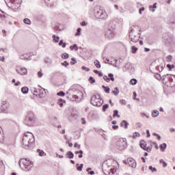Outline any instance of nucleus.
<instances>
[{"label":"nucleus","instance_id":"nucleus-44","mask_svg":"<svg viewBox=\"0 0 175 175\" xmlns=\"http://www.w3.org/2000/svg\"><path fill=\"white\" fill-rule=\"evenodd\" d=\"M23 23L25 24H27V25H31V20L25 18L24 20H23Z\"/></svg>","mask_w":175,"mask_h":175},{"label":"nucleus","instance_id":"nucleus-39","mask_svg":"<svg viewBox=\"0 0 175 175\" xmlns=\"http://www.w3.org/2000/svg\"><path fill=\"white\" fill-rule=\"evenodd\" d=\"M137 137H140V133L138 132L133 133V139H137Z\"/></svg>","mask_w":175,"mask_h":175},{"label":"nucleus","instance_id":"nucleus-22","mask_svg":"<svg viewBox=\"0 0 175 175\" xmlns=\"http://www.w3.org/2000/svg\"><path fill=\"white\" fill-rule=\"evenodd\" d=\"M139 146L141 147V148H142V150H144V148H146V147L147 146V143L144 140H141Z\"/></svg>","mask_w":175,"mask_h":175},{"label":"nucleus","instance_id":"nucleus-40","mask_svg":"<svg viewBox=\"0 0 175 175\" xmlns=\"http://www.w3.org/2000/svg\"><path fill=\"white\" fill-rule=\"evenodd\" d=\"M37 152H38L40 157H43V155H46V153H44V151L41 150L40 149H38Z\"/></svg>","mask_w":175,"mask_h":175},{"label":"nucleus","instance_id":"nucleus-36","mask_svg":"<svg viewBox=\"0 0 175 175\" xmlns=\"http://www.w3.org/2000/svg\"><path fill=\"white\" fill-rule=\"evenodd\" d=\"M113 118H116V117H118V118H120L121 117L120 115H118V110L113 111Z\"/></svg>","mask_w":175,"mask_h":175},{"label":"nucleus","instance_id":"nucleus-46","mask_svg":"<svg viewBox=\"0 0 175 175\" xmlns=\"http://www.w3.org/2000/svg\"><path fill=\"white\" fill-rule=\"evenodd\" d=\"M136 51H137V47H136L135 46H131V53L133 54H135L136 53Z\"/></svg>","mask_w":175,"mask_h":175},{"label":"nucleus","instance_id":"nucleus-57","mask_svg":"<svg viewBox=\"0 0 175 175\" xmlns=\"http://www.w3.org/2000/svg\"><path fill=\"white\" fill-rule=\"evenodd\" d=\"M89 80L91 84H94V83H95V79L92 77H90Z\"/></svg>","mask_w":175,"mask_h":175},{"label":"nucleus","instance_id":"nucleus-18","mask_svg":"<svg viewBox=\"0 0 175 175\" xmlns=\"http://www.w3.org/2000/svg\"><path fill=\"white\" fill-rule=\"evenodd\" d=\"M66 155L68 159H73V158H75V154L72 152V151H68L66 153Z\"/></svg>","mask_w":175,"mask_h":175},{"label":"nucleus","instance_id":"nucleus-3","mask_svg":"<svg viewBox=\"0 0 175 175\" xmlns=\"http://www.w3.org/2000/svg\"><path fill=\"white\" fill-rule=\"evenodd\" d=\"M20 167L25 172H29L33 167V162L28 159H21L18 161Z\"/></svg>","mask_w":175,"mask_h":175},{"label":"nucleus","instance_id":"nucleus-45","mask_svg":"<svg viewBox=\"0 0 175 175\" xmlns=\"http://www.w3.org/2000/svg\"><path fill=\"white\" fill-rule=\"evenodd\" d=\"M80 35H81V28L79 27L77 29V32L75 33V36H80Z\"/></svg>","mask_w":175,"mask_h":175},{"label":"nucleus","instance_id":"nucleus-12","mask_svg":"<svg viewBox=\"0 0 175 175\" xmlns=\"http://www.w3.org/2000/svg\"><path fill=\"white\" fill-rule=\"evenodd\" d=\"M172 75L170 74H167L166 75H163L161 77V81L163 83V84H164L165 85H166V84L167 83H169V81H170V79L172 78Z\"/></svg>","mask_w":175,"mask_h":175},{"label":"nucleus","instance_id":"nucleus-15","mask_svg":"<svg viewBox=\"0 0 175 175\" xmlns=\"http://www.w3.org/2000/svg\"><path fill=\"white\" fill-rule=\"evenodd\" d=\"M16 72L23 76L24 75H27V73H28V70L25 68H20L16 69Z\"/></svg>","mask_w":175,"mask_h":175},{"label":"nucleus","instance_id":"nucleus-42","mask_svg":"<svg viewBox=\"0 0 175 175\" xmlns=\"http://www.w3.org/2000/svg\"><path fill=\"white\" fill-rule=\"evenodd\" d=\"M79 49V47L77 46V44H74L73 46H70V50H75V51H77Z\"/></svg>","mask_w":175,"mask_h":175},{"label":"nucleus","instance_id":"nucleus-56","mask_svg":"<svg viewBox=\"0 0 175 175\" xmlns=\"http://www.w3.org/2000/svg\"><path fill=\"white\" fill-rule=\"evenodd\" d=\"M57 95L58 96H65V92H57Z\"/></svg>","mask_w":175,"mask_h":175},{"label":"nucleus","instance_id":"nucleus-6","mask_svg":"<svg viewBox=\"0 0 175 175\" xmlns=\"http://www.w3.org/2000/svg\"><path fill=\"white\" fill-rule=\"evenodd\" d=\"M90 103L93 106L99 107L101 105H103V100L100 98V96L99 94H94L91 97Z\"/></svg>","mask_w":175,"mask_h":175},{"label":"nucleus","instance_id":"nucleus-59","mask_svg":"<svg viewBox=\"0 0 175 175\" xmlns=\"http://www.w3.org/2000/svg\"><path fill=\"white\" fill-rule=\"evenodd\" d=\"M141 117H143V118H144V117H146V118H150V116L145 113H141Z\"/></svg>","mask_w":175,"mask_h":175},{"label":"nucleus","instance_id":"nucleus-60","mask_svg":"<svg viewBox=\"0 0 175 175\" xmlns=\"http://www.w3.org/2000/svg\"><path fill=\"white\" fill-rule=\"evenodd\" d=\"M120 105H126V101L124 99H121L119 100Z\"/></svg>","mask_w":175,"mask_h":175},{"label":"nucleus","instance_id":"nucleus-51","mask_svg":"<svg viewBox=\"0 0 175 175\" xmlns=\"http://www.w3.org/2000/svg\"><path fill=\"white\" fill-rule=\"evenodd\" d=\"M103 79H104L105 81H106L107 83H110V78L109 77H107V75H105L103 77Z\"/></svg>","mask_w":175,"mask_h":175},{"label":"nucleus","instance_id":"nucleus-54","mask_svg":"<svg viewBox=\"0 0 175 175\" xmlns=\"http://www.w3.org/2000/svg\"><path fill=\"white\" fill-rule=\"evenodd\" d=\"M62 66H65V68L69 66V64L68 62L64 61V62L61 63Z\"/></svg>","mask_w":175,"mask_h":175},{"label":"nucleus","instance_id":"nucleus-34","mask_svg":"<svg viewBox=\"0 0 175 175\" xmlns=\"http://www.w3.org/2000/svg\"><path fill=\"white\" fill-rule=\"evenodd\" d=\"M91 170H92V168H91V167H88V168L86 170V172H88V174H90V175H94V174H95V172L91 171Z\"/></svg>","mask_w":175,"mask_h":175},{"label":"nucleus","instance_id":"nucleus-58","mask_svg":"<svg viewBox=\"0 0 175 175\" xmlns=\"http://www.w3.org/2000/svg\"><path fill=\"white\" fill-rule=\"evenodd\" d=\"M173 59V57H172V55H168L167 57V62H172V59Z\"/></svg>","mask_w":175,"mask_h":175},{"label":"nucleus","instance_id":"nucleus-29","mask_svg":"<svg viewBox=\"0 0 175 175\" xmlns=\"http://www.w3.org/2000/svg\"><path fill=\"white\" fill-rule=\"evenodd\" d=\"M72 100H75V102H80V97L77 95H72Z\"/></svg>","mask_w":175,"mask_h":175},{"label":"nucleus","instance_id":"nucleus-11","mask_svg":"<svg viewBox=\"0 0 175 175\" xmlns=\"http://www.w3.org/2000/svg\"><path fill=\"white\" fill-rule=\"evenodd\" d=\"M105 38L107 40H111L114 38V31L112 30H109V29H107L105 31Z\"/></svg>","mask_w":175,"mask_h":175},{"label":"nucleus","instance_id":"nucleus-10","mask_svg":"<svg viewBox=\"0 0 175 175\" xmlns=\"http://www.w3.org/2000/svg\"><path fill=\"white\" fill-rule=\"evenodd\" d=\"M123 72H129V73H134L135 72V67L132 66V64L127 63L123 67Z\"/></svg>","mask_w":175,"mask_h":175},{"label":"nucleus","instance_id":"nucleus-48","mask_svg":"<svg viewBox=\"0 0 175 175\" xmlns=\"http://www.w3.org/2000/svg\"><path fill=\"white\" fill-rule=\"evenodd\" d=\"M94 73H96V75H98L99 77H102L103 76V74L102 72L98 71V70H94Z\"/></svg>","mask_w":175,"mask_h":175},{"label":"nucleus","instance_id":"nucleus-7","mask_svg":"<svg viewBox=\"0 0 175 175\" xmlns=\"http://www.w3.org/2000/svg\"><path fill=\"white\" fill-rule=\"evenodd\" d=\"M94 16L96 18H100L101 20H106L107 18V12L100 8H95Z\"/></svg>","mask_w":175,"mask_h":175},{"label":"nucleus","instance_id":"nucleus-30","mask_svg":"<svg viewBox=\"0 0 175 175\" xmlns=\"http://www.w3.org/2000/svg\"><path fill=\"white\" fill-rule=\"evenodd\" d=\"M102 88H103L105 90V92H106V94H110V88L103 85Z\"/></svg>","mask_w":175,"mask_h":175},{"label":"nucleus","instance_id":"nucleus-21","mask_svg":"<svg viewBox=\"0 0 175 175\" xmlns=\"http://www.w3.org/2000/svg\"><path fill=\"white\" fill-rule=\"evenodd\" d=\"M167 147V145L166 144V143H163L162 144L160 145V151H161V152H165V150H166V148Z\"/></svg>","mask_w":175,"mask_h":175},{"label":"nucleus","instance_id":"nucleus-2","mask_svg":"<svg viewBox=\"0 0 175 175\" xmlns=\"http://www.w3.org/2000/svg\"><path fill=\"white\" fill-rule=\"evenodd\" d=\"M33 143H35V137L33 136V134L29 132L25 133L23 138V148H26V150L31 148V145Z\"/></svg>","mask_w":175,"mask_h":175},{"label":"nucleus","instance_id":"nucleus-61","mask_svg":"<svg viewBox=\"0 0 175 175\" xmlns=\"http://www.w3.org/2000/svg\"><path fill=\"white\" fill-rule=\"evenodd\" d=\"M81 69H82V70H85V72H90V68H87L84 66L81 67Z\"/></svg>","mask_w":175,"mask_h":175},{"label":"nucleus","instance_id":"nucleus-4","mask_svg":"<svg viewBox=\"0 0 175 175\" xmlns=\"http://www.w3.org/2000/svg\"><path fill=\"white\" fill-rule=\"evenodd\" d=\"M139 31V32L142 31V28L139 27V25H133L131 31L129 32V38L133 43H137L139 42V36H136V33Z\"/></svg>","mask_w":175,"mask_h":175},{"label":"nucleus","instance_id":"nucleus-55","mask_svg":"<svg viewBox=\"0 0 175 175\" xmlns=\"http://www.w3.org/2000/svg\"><path fill=\"white\" fill-rule=\"evenodd\" d=\"M154 77L155 79H157V80H161V79H162V77H161V75L158 73L154 75Z\"/></svg>","mask_w":175,"mask_h":175},{"label":"nucleus","instance_id":"nucleus-24","mask_svg":"<svg viewBox=\"0 0 175 175\" xmlns=\"http://www.w3.org/2000/svg\"><path fill=\"white\" fill-rule=\"evenodd\" d=\"M65 102H66L65 100L62 98H59V100H57V105H59L60 107H62Z\"/></svg>","mask_w":175,"mask_h":175},{"label":"nucleus","instance_id":"nucleus-13","mask_svg":"<svg viewBox=\"0 0 175 175\" xmlns=\"http://www.w3.org/2000/svg\"><path fill=\"white\" fill-rule=\"evenodd\" d=\"M116 27H117V22L116 21H111L110 23H109L107 29L110 31H113L114 32Z\"/></svg>","mask_w":175,"mask_h":175},{"label":"nucleus","instance_id":"nucleus-1","mask_svg":"<svg viewBox=\"0 0 175 175\" xmlns=\"http://www.w3.org/2000/svg\"><path fill=\"white\" fill-rule=\"evenodd\" d=\"M118 163L113 159H109L103 163V170L106 175L114 174L117 172Z\"/></svg>","mask_w":175,"mask_h":175},{"label":"nucleus","instance_id":"nucleus-47","mask_svg":"<svg viewBox=\"0 0 175 175\" xmlns=\"http://www.w3.org/2000/svg\"><path fill=\"white\" fill-rule=\"evenodd\" d=\"M172 43H173V38H167V40L165 41L166 44H170Z\"/></svg>","mask_w":175,"mask_h":175},{"label":"nucleus","instance_id":"nucleus-35","mask_svg":"<svg viewBox=\"0 0 175 175\" xmlns=\"http://www.w3.org/2000/svg\"><path fill=\"white\" fill-rule=\"evenodd\" d=\"M130 84L131 85H136L137 84V80L136 79H132L130 81Z\"/></svg>","mask_w":175,"mask_h":175},{"label":"nucleus","instance_id":"nucleus-43","mask_svg":"<svg viewBox=\"0 0 175 175\" xmlns=\"http://www.w3.org/2000/svg\"><path fill=\"white\" fill-rule=\"evenodd\" d=\"M53 42L55 43H58V42H59V38L58 36H55V35H53Z\"/></svg>","mask_w":175,"mask_h":175},{"label":"nucleus","instance_id":"nucleus-23","mask_svg":"<svg viewBox=\"0 0 175 175\" xmlns=\"http://www.w3.org/2000/svg\"><path fill=\"white\" fill-rule=\"evenodd\" d=\"M149 143H150V146H151V147L154 146L156 150H158L159 148V147H158V144H157L156 142L150 141Z\"/></svg>","mask_w":175,"mask_h":175},{"label":"nucleus","instance_id":"nucleus-50","mask_svg":"<svg viewBox=\"0 0 175 175\" xmlns=\"http://www.w3.org/2000/svg\"><path fill=\"white\" fill-rule=\"evenodd\" d=\"M160 163H163V167H166L167 166V163L163 161V159H160L159 161Z\"/></svg>","mask_w":175,"mask_h":175},{"label":"nucleus","instance_id":"nucleus-37","mask_svg":"<svg viewBox=\"0 0 175 175\" xmlns=\"http://www.w3.org/2000/svg\"><path fill=\"white\" fill-rule=\"evenodd\" d=\"M94 65L98 69H100V63L98 60L94 61Z\"/></svg>","mask_w":175,"mask_h":175},{"label":"nucleus","instance_id":"nucleus-41","mask_svg":"<svg viewBox=\"0 0 175 175\" xmlns=\"http://www.w3.org/2000/svg\"><path fill=\"white\" fill-rule=\"evenodd\" d=\"M62 58L63 59H68V58H69V55L66 53H62Z\"/></svg>","mask_w":175,"mask_h":175},{"label":"nucleus","instance_id":"nucleus-49","mask_svg":"<svg viewBox=\"0 0 175 175\" xmlns=\"http://www.w3.org/2000/svg\"><path fill=\"white\" fill-rule=\"evenodd\" d=\"M108 77L109 78V80H111V81H114V75L110 73L108 75Z\"/></svg>","mask_w":175,"mask_h":175},{"label":"nucleus","instance_id":"nucleus-16","mask_svg":"<svg viewBox=\"0 0 175 175\" xmlns=\"http://www.w3.org/2000/svg\"><path fill=\"white\" fill-rule=\"evenodd\" d=\"M128 125H129V123L126 120H122L120 124V126L124 129H128Z\"/></svg>","mask_w":175,"mask_h":175},{"label":"nucleus","instance_id":"nucleus-9","mask_svg":"<svg viewBox=\"0 0 175 175\" xmlns=\"http://www.w3.org/2000/svg\"><path fill=\"white\" fill-rule=\"evenodd\" d=\"M116 147L119 151L125 150L126 148V139L124 138L119 139L116 142Z\"/></svg>","mask_w":175,"mask_h":175},{"label":"nucleus","instance_id":"nucleus-28","mask_svg":"<svg viewBox=\"0 0 175 175\" xmlns=\"http://www.w3.org/2000/svg\"><path fill=\"white\" fill-rule=\"evenodd\" d=\"M44 2L46 4V5L47 6H50V8L53 6V0H44Z\"/></svg>","mask_w":175,"mask_h":175},{"label":"nucleus","instance_id":"nucleus-32","mask_svg":"<svg viewBox=\"0 0 175 175\" xmlns=\"http://www.w3.org/2000/svg\"><path fill=\"white\" fill-rule=\"evenodd\" d=\"M20 59H27V60H28V59H29V57L28 56V55L24 54V55H21L20 56Z\"/></svg>","mask_w":175,"mask_h":175},{"label":"nucleus","instance_id":"nucleus-5","mask_svg":"<svg viewBox=\"0 0 175 175\" xmlns=\"http://www.w3.org/2000/svg\"><path fill=\"white\" fill-rule=\"evenodd\" d=\"M36 120V118L35 117V113L29 111L27 113V115L25 119L24 124L27 126H33Z\"/></svg>","mask_w":175,"mask_h":175},{"label":"nucleus","instance_id":"nucleus-31","mask_svg":"<svg viewBox=\"0 0 175 175\" xmlns=\"http://www.w3.org/2000/svg\"><path fill=\"white\" fill-rule=\"evenodd\" d=\"M28 91H29V89L28 88V87H23L21 89V92H23V94H27L28 92Z\"/></svg>","mask_w":175,"mask_h":175},{"label":"nucleus","instance_id":"nucleus-53","mask_svg":"<svg viewBox=\"0 0 175 175\" xmlns=\"http://www.w3.org/2000/svg\"><path fill=\"white\" fill-rule=\"evenodd\" d=\"M107 109H109V105L107 104L103 105V111H106Z\"/></svg>","mask_w":175,"mask_h":175},{"label":"nucleus","instance_id":"nucleus-14","mask_svg":"<svg viewBox=\"0 0 175 175\" xmlns=\"http://www.w3.org/2000/svg\"><path fill=\"white\" fill-rule=\"evenodd\" d=\"M127 163L133 169H135L137 166L136 161L133 159V158H128L127 159Z\"/></svg>","mask_w":175,"mask_h":175},{"label":"nucleus","instance_id":"nucleus-26","mask_svg":"<svg viewBox=\"0 0 175 175\" xmlns=\"http://www.w3.org/2000/svg\"><path fill=\"white\" fill-rule=\"evenodd\" d=\"M112 94H113L115 96H117L120 94V90L118 88H115L114 90L112 91Z\"/></svg>","mask_w":175,"mask_h":175},{"label":"nucleus","instance_id":"nucleus-17","mask_svg":"<svg viewBox=\"0 0 175 175\" xmlns=\"http://www.w3.org/2000/svg\"><path fill=\"white\" fill-rule=\"evenodd\" d=\"M169 83L170 84V87L175 86V75H172L170 79Z\"/></svg>","mask_w":175,"mask_h":175},{"label":"nucleus","instance_id":"nucleus-64","mask_svg":"<svg viewBox=\"0 0 175 175\" xmlns=\"http://www.w3.org/2000/svg\"><path fill=\"white\" fill-rule=\"evenodd\" d=\"M153 136H157L158 140H161V135H159L157 133H153Z\"/></svg>","mask_w":175,"mask_h":175},{"label":"nucleus","instance_id":"nucleus-33","mask_svg":"<svg viewBox=\"0 0 175 175\" xmlns=\"http://www.w3.org/2000/svg\"><path fill=\"white\" fill-rule=\"evenodd\" d=\"M144 151H146L147 152H151L152 150V146H146L144 148Z\"/></svg>","mask_w":175,"mask_h":175},{"label":"nucleus","instance_id":"nucleus-20","mask_svg":"<svg viewBox=\"0 0 175 175\" xmlns=\"http://www.w3.org/2000/svg\"><path fill=\"white\" fill-rule=\"evenodd\" d=\"M38 96H39V98H44L46 96V89L43 88V90H41L40 91Z\"/></svg>","mask_w":175,"mask_h":175},{"label":"nucleus","instance_id":"nucleus-8","mask_svg":"<svg viewBox=\"0 0 175 175\" xmlns=\"http://www.w3.org/2000/svg\"><path fill=\"white\" fill-rule=\"evenodd\" d=\"M0 107V113L8 114V113H9V109H10V103L6 100H2Z\"/></svg>","mask_w":175,"mask_h":175},{"label":"nucleus","instance_id":"nucleus-63","mask_svg":"<svg viewBox=\"0 0 175 175\" xmlns=\"http://www.w3.org/2000/svg\"><path fill=\"white\" fill-rule=\"evenodd\" d=\"M74 147H75V148H78V150H80V148H81V146L79 145V144H77V142H76V143L74 144Z\"/></svg>","mask_w":175,"mask_h":175},{"label":"nucleus","instance_id":"nucleus-27","mask_svg":"<svg viewBox=\"0 0 175 175\" xmlns=\"http://www.w3.org/2000/svg\"><path fill=\"white\" fill-rule=\"evenodd\" d=\"M154 9H157V3H154L152 5L149 6V10L151 12H155Z\"/></svg>","mask_w":175,"mask_h":175},{"label":"nucleus","instance_id":"nucleus-19","mask_svg":"<svg viewBox=\"0 0 175 175\" xmlns=\"http://www.w3.org/2000/svg\"><path fill=\"white\" fill-rule=\"evenodd\" d=\"M158 116H159V111L154 109L152 111V117H153V118H157Z\"/></svg>","mask_w":175,"mask_h":175},{"label":"nucleus","instance_id":"nucleus-38","mask_svg":"<svg viewBox=\"0 0 175 175\" xmlns=\"http://www.w3.org/2000/svg\"><path fill=\"white\" fill-rule=\"evenodd\" d=\"M149 170H151L152 173H157L158 172V170H157L155 167H153L152 165L149 166Z\"/></svg>","mask_w":175,"mask_h":175},{"label":"nucleus","instance_id":"nucleus-52","mask_svg":"<svg viewBox=\"0 0 175 175\" xmlns=\"http://www.w3.org/2000/svg\"><path fill=\"white\" fill-rule=\"evenodd\" d=\"M71 59L73 62H70V65H76V64H77V61H76V58L72 57Z\"/></svg>","mask_w":175,"mask_h":175},{"label":"nucleus","instance_id":"nucleus-25","mask_svg":"<svg viewBox=\"0 0 175 175\" xmlns=\"http://www.w3.org/2000/svg\"><path fill=\"white\" fill-rule=\"evenodd\" d=\"M76 166H77V170H78V172H81L83 170V167L84 165L83 163H81L79 165V163H77Z\"/></svg>","mask_w":175,"mask_h":175},{"label":"nucleus","instance_id":"nucleus-62","mask_svg":"<svg viewBox=\"0 0 175 175\" xmlns=\"http://www.w3.org/2000/svg\"><path fill=\"white\" fill-rule=\"evenodd\" d=\"M167 68H168V69H170V70H172V69H174V65L167 64Z\"/></svg>","mask_w":175,"mask_h":175}]
</instances>
